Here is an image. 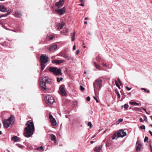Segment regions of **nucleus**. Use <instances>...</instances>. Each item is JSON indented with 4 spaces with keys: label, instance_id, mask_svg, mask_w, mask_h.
Wrapping results in <instances>:
<instances>
[{
    "label": "nucleus",
    "instance_id": "obj_1",
    "mask_svg": "<svg viewBox=\"0 0 152 152\" xmlns=\"http://www.w3.org/2000/svg\"><path fill=\"white\" fill-rule=\"evenodd\" d=\"M26 125L27 127L24 129V135L26 137H29L33 134V132L34 129V124L32 122L28 121Z\"/></svg>",
    "mask_w": 152,
    "mask_h": 152
},
{
    "label": "nucleus",
    "instance_id": "obj_2",
    "mask_svg": "<svg viewBox=\"0 0 152 152\" xmlns=\"http://www.w3.org/2000/svg\"><path fill=\"white\" fill-rule=\"evenodd\" d=\"M94 91L95 93L96 92L99 91L102 87V80L101 78L96 80L93 83Z\"/></svg>",
    "mask_w": 152,
    "mask_h": 152
},
{
    "label": "nucleus",
    "instance_id": "obj_3",
    "mask_svg": "<svg viewBox=\"0 0 152 152\" xmlns=\"http://www.w3.org/2000/svg\"><path fill=\"white\" fill-rule=\"evenodd\" d=\"M14 119V117L13 116L11 115L8 119H6L3 121L4 126L5 127L8 128L10 124L13 125V121Z\"/></svg>",
    "mask_w": 152,
    "mask_h": 152
},
{
    "label": "nucleus",
    "instance_id": "obj_4",
    "mask_svg": "<svg viewBox=\"0 0 152 152\" xmlns=\"http://www.w3.org/2000/svg\"><path fill=\"white\" fill-rule=\"evenodd\" d=\"M40 59L41 63H42L46 64L49 61L48 56L45 54L42 55L40 56Z\"/></svg>",
    "mask_w": 152,
    "mask_h": 152
},
{
    "label": "nucleus",
    "instance_id": "obj_5",
    "mask_svg": "<svg viewBox=\"0 0 152 152\" xmlns=\"http://www.w3.org/2000/svg\"><path fill=\"white\" fill-rule=\"evenodd\" d=\"M46 102L48 105L53 104L55 101L53 97L50 95H48L46 96Z\"/></svg>",
    "mask_w": 152,
    "mask_h": 152
},
{
    "label": "nucleus",
    "instance_id": "obj_6",
    "mask_svg": "<svg viewBox=\"0 0 152 152\" xmlns=\"http://www.w3.org/2000/svg\"><path fill=\"white\" fill-rule=\"evenodd\" d=\"M64 85H61L59 88V93L62 96H65L66 93L64 88Z\"/></svg>",
    "mask_w": 152,
    "mask_h": 152
},
{
    "label": "nucleus",
    "instance_id": "obj_7",
    "mask_svg": "<svg viewBox=\"0 0 152 152\" xmlns=\"http://www.w3.org/2000/svg\"><path fill=\"white\" fill-rule=\"evenodd\" d=\"M49 117L52 124L53 126H55L56 124L57 123L55 119L50 113L49 114Z\"/></svg>",
    "mask_w": 152,
    "mask_h": 152
},
{
    "label": "nucleus",
    "instance_id": "obj_8",
    "mask_svg": "<svg viewBox=\"0 0 152 152\" xmlns=\"http://www.w3.org/2000/svg\"><path fill=\"white\" fill-rule=\"evenodd\" d=\"M66 12V9L64 7L61 8H58V14L61 15L64 14Z\"/></svg>",
    "mask_w": 152,
    "mask_h": 152
},
{
    "label": "nucleus",
    "instance_id": "obj_9",
    "mask_svg": "<svg viewBox=\"0 0 152 152\" xmlns=\"http://www.w3.org/2000/svg\"><path fill=\"white\" fill-rule=\"evenodd\" d=\"M117 134L118 137H123L126 135V133L123 130H121L117 132Z\"/></svg>",
    "mask_w": 152,
    "mask_h": 152
},
{
    "label": "nucleus",
    "instance_id": "obj_10",
    "mask_svg": "<svg viewBox=\"0 0 152 152\" xmlns=\"http://www.w3.org/2000/svg\"><path fill=\"white\" fill-rule=\"evenodd\" d=\"M142 148V144L140 141H137L136 143V149L137 151L139 152Z\"/></svg>",
    "mask_w": 152,
    "mask_h": 152
},
{
    "label": "nucleus",
    "instance_id": "obj_11",
    "mask_svg": "<svg viewBox=\"0 0 152 152\" xmlns=\"http://www.w3.org/2000/svg\"><path fill=\"white\" fill-rule=\"evenodd\" d=\"M49 71L52 72L54 75H57V68L56 67H50L48 69Z\"/></svg>",
    "mask_w": 152,
    "mask_h": 152
},
{
    "label": "nucleus",
    "instance_id": "obj_12",
    "mask_svg": "<svg viewBox=\"0 0 152 152\" xmlns=\"http://www.w3.org/2000/svg\"><path fill=\"white\" fill-rule=\"evenodd\" d=\"M46 83L45 82L41 81L40 83V85L42 89L45 90H46Z\"/></svg>",
    "mask_w": 152,
    "mask_h": 152
},
{
    "label": "nucleus",
    "instance_id": "obj_13",
    "mask_svg": "<svg viewBox=\"0 0 152 152\" xmlns=\"http://www.w3.org/2000/svg\"><path fill=\"white\" fill-rule=\"evenodd\" d=\"M64 0H59L58 2V8H61L64 4Z\"/></svg>",
    "mask_w": 152,
    "mask_h": 152
},
{
    "label": "nucleus",
    "instance_id": "obj_14",
    "mask_svg": "<svg viewBox=\"0 0 152 152\" xmlns=\"http://www.w3.org/2000/svg\"><path fill=\"white\" fill-rule=\"evenodd\" d=\"M41 80L42 81H44V82H45V83H49L50 82V81H49L48 80V77L46 76L44 77H41Z\"/></svg>",
    "mask_w": 152,
    "mask_h": 152
},
{
    "label": "nucleus",
    "instance_id": "obj_15",
    "mask_svg": "<svg viewBox=\"0 0 152 152\" xmlns=\"http://www.w3.org/2000/svg\"><path fill=\"white\" fill-rule=\"evenodd\" d=\"M57 48V45H54L50 47L49 50L50 51H53L55 50Z\"/></svg>",
    "mask_w": 152,
    "mask_h": 152
},
{
    "label": "nucleus",
    "instance_id": "obj_16",
    "mask_svg": "<svg viewBox=\"0 0 152 152\" xmlns=\"http://www.w3.org/2000/svg\"><path fill=\"white\" fill-rule=\"evenodd\" d=\"M22 15L21 12L20 11L16 10L15 12V16L16 17H19Z\"/></svg>",
    "mask_w": 152,
    "mask_h": 152
},
{
    "label": "nucleus",
    "instance_id": "obj_17",
    "mask_svg": "<svg viewBox=\"0 0 152 152\" xmlns=\"http://www.w3.org/2000/svg\"><path fill=\"white\" fill-rule=\"evenodd\" d=\"M64 25V23L61 22V23L58 24V29L60 30L61 29Z\"/></svg>",
    "mask_w": 152,
    "mask_h": 152
},
{
    "label": "nucleus",
    "instance_id": "obj_18",
    "mask_svg": "<svg viewBox=\"0 0 152 152\" xmlns=\"http://www.w3.org/2000/svg\"><path fill=\"white\" fill-rule=\"evenodd\" d=\"M50 136L51 140L54 141V142L56 143V136L53 134H51L50 135Z\"/></svg>",
    "mask_w": 152,
    "mask_h": 152
},
{
    "label": "nucleus",
    "instance_id": "obj_19",
    "mask_svg": "<svg viewBox=\"0 0 152 152\" xmlns=\"http://www.w3.org/2000/svg\"><path fill=\"white\" fill-rule=\"evenodd\" d=\"M0 11L3 12H5L7 11L6 7L4 6H0Z\"/></svg>",
    "mask_w": 152,
    "mask_h": 152
},
{
    "label": "nucleus",
    "instance_id": "obj_20",
    "mask_svg": "<svg viewBox=\"0 0 152 152\" xmlns=\"http://www.w3.org/2000/svg\"><path fill=\"white\" fill-rule=\"evenodd\" d=\"M64 57L66 59L68 60H70L72 59V56L70 55H68L67 54H65L64 55Z\"/></svg>",
    "mask_w": 152,
    "mask_h": 152
},
{
    "label": "nucleus",
    "instance_id": "obj_21",
    "mask_svg": "<svg viewBox=\"0 0 152 152\" xmlns=\"http://www.w3.org/2000/svg\"><path fill=\"white\" fill-rule=\"evenodd\" d=\"M94 64L95 66L96 69H98L99 70H102V69H101V66L97 64L95 62H94Z\"/></svg>",
    "mask_w": 152,
    "mask_h": 152
},
{
    "label": "nucleus",
    "instance_id": "obj_22",
    "mask_svg": "<svg viewBox=\"0 0 152 152\" xmlns=\"http://www.w3.org/2000/svg\"><path fill=\"white\" fill-rule=\"evenodd\" d=\"M12 140L15 142H18L19 141L18 137L16 136L13 137L12 138Z\"/></svg>",
    "mask_w": 152,
    "mask_h": 152
},
{
    "label": "nucleus",
    "instance_id": "obj_23",
    "mask_svg": "<svg viewBox=\"0 0 152 152\" xmlns=\"http://www.w3.org/2000/svg\"><path fill=\"white\" fill-rule=\"evenodd\" d=\"M102 146H96L95 148V151L96 152H99L102 149Z\"/></svg>",
    "mask_w": 152,
    "mask_h": 152
},
{
    "label": "nucleus",
    "instance_id": "obj_24",
    "mask_svg": "<svg viewBox=\"0 0 152 152\" xmlns=\"http://www.w3.org/2000/svg\"><path fill=\"white\" fill-rule=\"evenodd\" d=\"M11 12V11H8L7 13L5 14L2 15L0 16V18L3 17H5L7 16L8 15L10 14V13Z\"/></svg>",
    "mask_w": 152,
    "mask_h": 152
},
{
    "label": "nucleus",
    "instance_id": "obj_25",
    "mask_svg": "<svg viewBox=\"0 0 152 152\" xmlns=\"http://www.w3.org/2000/svg\"><path fill=\"white\" fill-rule=\"evenodd\" d=\"M75 33L74 32L73 33H71V36L72 41H73L75 40Z\"/></svg>",
    "mask_w": 152,
    "mask_h": 152
},
{
    "label": "nucleus",
    "instance_id": "obj_26",
    "mask_svg": "<svg viewBox=\"0 0 152 152\" xmlns=\"http://www.w3.org/2000/svg\"><path fill=\"white\" fill-rule=\"evenodd\" d=\"M44 147L43 146H42L40 147L37 148V150L40 151H44Z\"/></svg>",
    "mask_w": 152,
    "mask_h": 152
},
{
    "label": "nucleus",
    "instance_id": "obj_27",
    "mask_svg": "<svg viewBox=\"0 0 152 152\" xmlns=\"http://www.w3.org/2000/svg\"><path fill=\"white\" fill-rule=\"evenodd\" d=\"M62 75L61 70L60 69H58V76L61 75Z\"/></svg>",
    "mask_w": 152,
    "mask_h": 152
},
{
    "label": "nucleus",
    "instance_id": "obj_28",
    "mask_svg": "<svg viewBox=\"0 0 152 152\" xmlns=\"http://www.w3.org/2000/svg\"><path fill=\"white\" fill-rule=\"evenodd\" d=\"M45 64L42 63H41V69L42 70H43L44 68L45 67Z\"/></svg>",
    "mask_w": 152,
    "mask_h": 152
},
{
    "label": "nucleus",
    "instance_id": "obj_29",
    "mask_svg": "<svg viewBox=\"0 0 152 152\" xmlns=\"http://www.w3.org/2000/svg\"><path fill=\"white\" fill-rule=\"evenodd\" d=\"M118 136V135H116L115 133L113 135V137H112V139L113 140H114V139H116L117 138V137Z\"/></svg>",
    "mask_w": 152,
    "mask_h": 152
},
{
    "label": "nucleus",
    "instance_id": "obj_30",
    "mask_svg": "<svg viewBox=\"0 0 152 152\" xmlns=\"http://www.w3.org/2000/svg\"><path fill=\"white\" fill-rule=\"evenodd\" d=\"M65 62V61L64 60H58V64H60Z\"/></svg>",
    "mask_w": 152,
    "mask_h": 152
},
{
    "label": "nucleus",
    "instance_id": "obj_31",
    "mask_svg": "<svg viewBox=\"0 0 152 152\" xmlns=\"http://www.w3.org/2000/svg\"><path fill=\"white\" fill-rule=\"evenodd\" d=\"M130 103L132 105H139L138 103L135 102H131Z\"/></svg>",
    "mask_w": 152,
    "mask_h": 152
},
{
    "label": "nucleus",
    "instance_id": "obj_32",
    "mask_svg": "<svg viewBox=\"0 0 152 152\" xmlns=\"http://www.w3.org/2000/svg\"><path fill=\"white\" fill-rule=\"evenodd\" d=\"M115 92L116 94L118 96V97L120 98L121 97L120 94H119V92L117 90H116L115 91Z\"/></svg>",
    "mask_w": 152,
    "mask_h": 152
},
{
    "label": "nucleus",
    "instance_id": "obj_33",
    "mask_svg": "<svg viewBox=\"0 0 152 152\" xmlns=\"http://www.w3.org/2000/svg\"><path fill=\"white\" fill-rule=\"evenodd\" d=\"M88 126H89L91 128H92V125L91 123V122H89L88 123Z\"/></svg>",
    "mask_w": 152,
    "mask_h": 152
},
{
    "label": "nucleus",
    "instance_id": "obj_34",
    "mask_svg": "<svg viewBox=\"0 0 152 152\" xmlns=\"http://www.w3.org/2000/svg\"><path fill=\"white\" fill-rule=\"evenodd\" d=\"M63 78L62 77L59 78L58 77V82H59L62 80Z\"/></svg>",
    "mask_w": 152,
    "mask_h": 152
},
{
    "label": "nucleus",
    "instance_id": "obj_35",
    "mask_svg": "<svg viewBox=\"0 0 152 152\" xmlns=\"http://www.w3.org/2000/svg\"><path fill=\"white\" fill-rule=\"evenodd\" d=\"M143 119H144V121H145L146 122H147V121L148 119H147V117L146 116L144 115L143 116Z\"/></svg>",
    "mask_w": 152,
    "mask_h": 152
},
{
    "label": "nucleus",
    "instance_id": "obj_36",
    "mask_svg": "<svg viewBox=\"0 0 152 152\" xmlns=\"http://www.w3.org/2000/svg\"><path fill=\"white\" fill-rule=\"evenodd\" d=\"M129 107V105L126 104H125L124 105V107L125 108V109H127V108L128 107Z\"/></svg>",
    "mask_w": 152,
    "mask_h": 152
},
{
    "label": "nucleus",
    "instance_id": "obj_37",
    "mask_svg": "<svg viewBox=\"0 0 152 152\" xmlns=\"http://www.w3.org/2000/svg\"><path fill=\"white\" fill-rule=\"evenodd\" d=\"M148 137H145L144 139V141L145 142H146L148 140Z\"/></svg>",
    "mask_w": 152,
    "mask_h": 152
},
{
    "label": "nucleus",
    "instance_id": "obj_38",
    "mask_svg": "<svg viewBox=\"0 0 152 152\" xmlns=\"http://www.w3.org/2000/svg\"><path fill=\"white\" fill-rule=\"evenodd\" d=\"M140 128L141 129H145V126L144 125H142V126H141L140 127Z\"/></svg>",
    "mask_w": 152,
    "mask_h": 152
},
{
    "label": "nucleus",
    "instance_id": "obj_39",
    "mask_svg": "<svg viewBox=\"0 0 152 152\" xmlns=\"http://www.w3.org/2000/svg\"><path fill=\"white\" fill-rule=\"evenodd\" d=\"M117 81H118V82L119 84H120V85H122V83H121V81L119 79V78H118L117 80Z\"/></svg>",
    "mask_w": 152,
    "mask_h": 152
},
{
    "label": "nucleus",
    "instance_id": "obj_40",
    "mask_svg": "<svg viewBox=\"0 0 152 152\" xmlns=\"http://www.w3.org/2000/svg\"><path fill=\"white\" fill-rule=\"evenodd\" d=\"M80 87L81 90L83 91L84 90V88L82 86H80Z\"/></svg>",
    "mask_w": 152,
    "mask_h": 152
},
{
    "label": "nucleus",
    "instance_id": "obj_41",
    "mask_svg": "<svg viewBox=\"0 0 152 152\" xmlns=\"http://www.w3.org/2000/svg\"><path fill=\"white\" fill-rule=\"evenodd\" d=\"M115 84H116V86L118 87V86H119V85L117 81L116 80L115 81Z\"/></svg>",
    "mask_w": 152,
    "mask_h": 152
},
{
    "label": "nucleus",
    "instance_id": "obj_42",
    "mask_svg": "<svg viewBox=\"0 0 152 152\" xmlns=\"http://www.w3.org/2000/svg\"><path fill=\"white\" fill-rule=\"evenodd\" d=\"M54 37V36L52 35L51 36H50V37L49 38V39L50 40H51L53 39V38Z\"/></svg>",
    "mask_w": 152,
    "mask_h": 152
},
{
    "label": "nucleus",
    "instance_id": "obj_43",
    "mask_svg": "<svg viewBox=\"0 0 152 152\" xmlns=\"http://www.w3.org/2000/svg\"><path fill=\"white\" fill-rule=\"evenodd\" d=\"M123 121V119H121V118H120L118 119V121L119 122H121L122 121Z\"/></svg>",
    "mask_w": 152,
    "mask_h": 152
},
{
    "label": "nucleus",
    "instance_id": "obj_44",
    "mask_svg": "<svg viewBox=\"0 0 152 152\" xmlns=\"http://www.w3.org/2000/svg\"><path fill=\"white\" fill-rule=\"evenodd\" d=\"M86 100L88 101H90V97H89V96L87 97L86 98Z\"/></svg>",
    "mask_w": 152,
    "mask_h": 152
},
{
    "label": "nucleus",
    "instance_id": "obj_45",
    "mask_svg": "<svg viewBox=\"0 0 152 152\" xmlns=\"http://www.w3.org/2000/svg\"><path fill=\"white\" fill-rule=\"evenodd\" d=\"M16 145L17 146H18L19 147H22V146L20 144H16Z\"/></svg>",
    "mask_w": 152,
    "mask_h": 152
},
{
    "label": "nucleus",
    "instance_id": "obj_46",
    "mask_svg": "<svg viewBox=\"0 0 152 152\" xmlns=\"http://www.w3.org/2000/svg\"><path fill=\"white\" fill-rule=\"evenodd\" d=\"M79 53H80V50H77V51H76V54L77 55L78 54H79Z\"/></svg>",
    "mask_w": 152,
    "mask_h": 152
},
{
    "label": "nucleus",
    "instance_id": "obj_47",
    "mask_svg": "<svg viewBox=\"0 0 152 152\" xmlns=\"http://www.w3.org/2000/svg\"><path fill=\"white\" fill-rule=\"evenodd\" d=\"M50 37V35H47V37H46V39H49V38Z\"/></svg>",
    "mask_w": 152,
    "mask_h": 152
},
{
    "label": "nucleus",
    "instance_id": "obj_48",
    "mask_svg": "<svg viewBox=\"0 0 152 152\" xmlns=\"http://www.w3.org/2000/svg\"><path fill=\"white\" fill-rule=\"evenodd\" d=\"M126 88L128 90H130L131 89V88H129V87L126 86Z\"/></svg>",
    "mask_w": 152,
    "mask_h": 152
},
{
    "label": "nucleus",
    "instance_id": "obj_49",
    "mask_svg": "<svg viewBox=\"0 0 152 152\" xmlns=\"http://www.w3.org/2000/svg\"><path fill=\"white\" fill-rule=\"evenodd\" d=\"M96 60L97 61H99L100 60V58L99 57H96Z\"/></svg>",
    "mask_w": 152,
    "mask_h": 152
},
{
    "label": "nucleus",
    "instance_id": "obj_50",
    "mask_svg": "<svg viewBox=\"0 0 152 152\" xmlns=\"http://www.w3.org/2000/svg\"><path fill=\"white\" fill-rule=\"evenodd\" d=\"M76 46H75V45H74L73 46V50H75V49H76V48H75Z\"/></svg>",
    "mask_w": 152,
    "mask_h": 152
},
{
    "label": "nucleus",
    "instance_id": "obj_51",
    "mask_svg": "<svg viewBox=\"0 0 152 152\" xmlns=\"http://www.w3.org/2000/svg\"><path fill=\"white\" fill-rule=\"evenodd\" d=\"M141 89L142 90H144L145 91V92H146V89L145 88H141Z\"/></svg>",
    "mask_w": 152,
    "mask_h": 152
},
{
    "label": "nucleus",
    "instance_id": "obj_52",
    "mask_svg": "<svg viewBox=\"0 0 152 152\" xmlns=\"http://www.w3.org/2000/svg\"><path fill=\"white\" fill-rule=\"evenodd\" d=\"M79 5V6H83L84 5V4L83 3H82L81 4H78Z\"/></svg>",
    "mask_w": 152,
    "mask_h": 152
},
{
    "label": "nucleus",
    "instance_id": "obj_53",
    "mask_svg": "<svg viewBox=\"0 0 152 152\" xmlns=\"http://www.w3.org/2000/svg\"><path fill=\"white\" fill-rule=\"evenodd\" d=\"M102 65L103 66H105V67H106V66H107V65H106V64L103 63V64H102Z\"/></svg>",
    "mask_w": 152,
    "mask_h": 152
},
{
    "label": "nucleus",
    "instance_id": "obj_54",
    "mask_svg": "<svg viewBox=\"0 0 152 152\" xmlns=\"http://www.w3.org/2000/svg\"><path fill=\"white\" fill-rule=\"evenodd\" d=\"M142 108V109H143V110H144L145 111V112H146V113L147 114H149V113H147V112H146V109H145V108Z\"/></svg>",
    "mask_w": 152,
    "mask_h": 152
},
{
    "label": "nucleus",
    "instance_id": "obj_55",
    "mask_svg": "<svg viewBox=\"0 0 152 152\" xmlns=\"http://www.w3.org/2000/svg\"><path fill=\"white\" fill-rule=\"evenodd\" d=\"M94 99L96 100V102H98V100L97 99L96 97H94Z\"/></svg>",
    "mask_w": 152,
    "mask_h": 152
},
{
    "label": "nucleus",
    "instance_id": "obj_56",
    "mask_svg": "<svg viewBox=\"0 0 152 152\" xmlns=\"http://www.w3.org/2000/svg\"><path fill=\"white\" fill-rule=\"evenodd\" d=\"M140 121L141 122H143V120L142 118H140Z\"/></svg>",
    "mask_w": 152,
    "mask_h": 152
},
{
    "label": "nucleus",
    "instance_id": "obj_57",
    "mask_svg": "<svg viewBox=\"0 0 152 152\" xmlns=\"http://www.w3.org/2000/svg\"><path fill=\"white\" fill-rule=\"evenodd\" d=\"M149 132L152 136V132L151 131H149Z\"/></svg>",
    "mask_w": 152,
    "mask_h": 152
},
{
    "label": "nucleus",
    "instance_id": "obj_58",
    "mask_svg": "<svg viewBox=\"0 0 152 152\" xmlns=\"http://www.w3.org/2000/svg\"><path fill=\"white\" fill-rule=\"evenodd\" d=\"M94 142V141H90V143L91 144L93 143Z\"/></svg>",
    "mask_w": 152,
    "mask_h": 152
},
{
    "label": "nucleus",
    "instance_id": "obj_59",
    "mask_svg": "<svg viewBox=\"0 0 152 152\" xmlns=\"http://www.w3.org/2000/svg\"><path fill=\"white\" fill-rule=\"evenodd\" d=\"M5 42H4V43H3V44H1V45H2L3 46H4V44H5Z\"/></svg>",
    "mask_w": 152,
    "mask_h": 152
},
{
    "label": "nucleus",
    "instance_id": "obj_60",
    "mask_svg": "<svg viewBox=\"0 0 152 152\" xmlns=\"http://www.w3.org/2000/svg\"><path fill=\"white\" fill-rule=\"evenodd\" d=\"M54 63L56 64H57V60H55L54 61Z\"/></svg>",
    "mask_w": 152,
    "mask_h": 152
},
{
    "label": "nucleus",
    "instance_id": "obj_61",
    "mask_svg": "<svg viewBox=\"0 0 152 152\" xmlns=\"http://www.w3.org/2000/svg\"><path fill=\"white\" fill-rule=\"evenodd\" d=\"M150 148H151V151L152 152V148L151 145L150 146Z\"/></svg>",
    "mask_w": 152,
    "mask_h": 152
},
{
    "label": "nucleus",
    "instance_id": "obj_62",
    "mask_svg": "<svg viewBox=\"0 0 152 152\" xmlns=\"http://www.w3.org/2000/svg\"><path fill=\"white\" fill-rule=\"evenodd\" d=\"M84 24H87V21H85V22H84Z\"/></svg>",
    "mask_w": 152,
    "mask_h": 152
},
{
    "label": "nucleus",
    "instance_id": "obj_63",
    "mask_svg": "<svg viewBox=\"0 0 152 152\" xmlns=\"http://www.w3.org/2000/svg\"><path fill=\"white\" fill-rule=\"evenodd\" d=\"M84 0H80V2H82Z\"/></svg>",
    "mask_w": 152,
    "mask_h": 152
},
{
    "label": "nucleus",
    "instance_id": "obj_64",
    "mask_svg": "<svg viewBox=\"0 0 152 152\" xmlns=\"http://www.w3.org/2000/svg\"><path fill=\"white\" fill-rule=\"evenodd\" d=\"M146 92H147L148 93H149L150 92V91L149 90L147 91Z\"/></svg>",
    "mask_w": 152,
    "mask_h": 152
}]
</instances>
